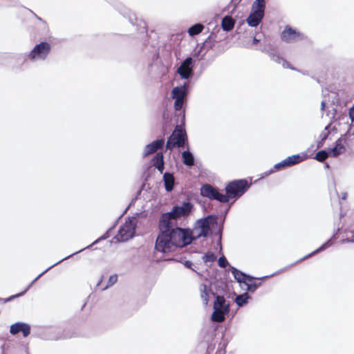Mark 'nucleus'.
<instances>
[{"label": "nucleus", "mask_w": 354, "mask_h": 354, "mask_svg": "<svg viewBox=\"0 0 354 354\" xmlns=\"http://www.w3.org/2000/svg\"><path fill=\"white\" fill-rule=\"evenodd\" d=\"M218 214H209L197 219L193 229L174 226L160 231L155 242V250L162 253H169L176 248L191 244L201 237L209 236L211 225L217 224Z\"/></svg>", "instance_id": "f257e3e1"}, {"label": "nucleus", "mask_w": 354, "mask_h": 354, "mask_svg": "<svg viewBox=\"0 0 354 354\" xmlns=\"http://www.w3.org/2000/svg\"><path fill=\"white\" fill-rule=\"evenodd\" d=\"M201 298L203 304L207 306L209 301V296L212 295L213 301L212 304V313L210 319L213 322L221 323L225 320L227 317L231 315L232 319L236 311L231 313L230 305L231 302L228 300L232 297L229 283L224 281L221 274L218 273V270L210 277L209 286L205 283L200 285Z\"/></svg>", "instance_id": "f03ea898"}, {"label": "nucleus", "mask_w": 354, "mask_h": 354, "mask_svg": "<svg viewBox=\"0 0 354 354\" xmlns=\"http://www.w3.org/2000/svg\"><path fill=\"white\" fill-rule=\"evenodd\" d=\"M171 99L174 100V108L176 111V124L167 138L166 147L167 149L179 148L185 145L187 140V135L185 129V109L190 90H171Z\"/></svg>", "instance_id": "7ed1b4c3"}, {"label": "nucleus", "mask_w": 354, "mask_h": 354, "mask_svg": "<svg viewBox=\"0 0 354 354\" xmlns=\"http://www.w3.org/2000/svg\"><path fill=\"white\" fill-rule=\"evenodd\" d=\"M194 209V204L189 200L183 201L180 205H174L170 211L160 214L158 221L159 232L178 226L177 219L189 216Z\"/></svg>", "instance_id": "20e7f679"}, {"label": "nucleus", "mask_w": 354, "mask_h": 354, "mask_svg": "<svg viewBox=\"0 0 354 354\" xmlns=\"http://www.w3.org/2000/svg\"><path fill=\"white\" fill-rule=\"evenodd\" d=\"M252 183L246 178L235 179L229 181L225 187V196H227V203L232 200L234 203L251 187Z\"/></svg>", "instance_id": "39448f33"}, {"label": "nucleus", "mask_w": 354, "mask_h": 354, "mask_svg": "<svg viewBox=\"0 0 354 354\" xmlns=\"http://www.w3.org/2000/svg\"><path fill=\"white\" fill-rule=\"evenodd\" d=\"M137 227L136 216H128L124 226H120L117 235L114 237L118 242H125L132 239Z\"/></svg>", "instance_id": "423d86ee"}, {"label": "nucleus", "mask_w": 354, "mask_h": 354, "mask_svg": "<svg viewBox=\"0 0 354 354\" xmlns=\"http://www.w3.org/2000/svg\"><path fill=\"white\" fill-rule=\"evenodd\" d=\"M200 194L203 197L207 198L210 201H216L221 203H227V196L215 186L210 184H203L200 189Z\"/></svg>", "instance_id": "0eeeda50"}, {"label": "nucleus", "mask_w": 354, "mask_h": 354, "mask_svg": "<svg viewBox=\"0 0 354 354\" xmlns=\"http://www.w3.org/2000/svg\"><path fill=\"white\" fill-rule=\"evenodd\" d=\"M51 45L46 41H41L35 46L26 55L27 59L30 61L45 60L51 51Z\"/></svg>", "instance_id": "6e6552de"}, {"label": "nucleus", "mask_w": 354, "mask_h": 354, "mask_svg": "<svg viewBox=\"0 0 354 354\" xmlns=\"http://www.w3.org/2000/svg\"><path fill=\"white\" fill-rule=\"evenodd\" d=\"M281 39L286 43H292L303 40L306 38L305 35L290 26H285L281 34Z\"/></svg>", "instance_id": "1a4fd4ad"}, {"label": "nucleus", "mask_w": 354, "mask_h": 354, "mask_svg": "<svg viewBox=\"0 0 354 354\" xmlns=\"http://www.w3.org/2000/svg\"><path fill=\"white\" fill-rule=\"evenodd\" d=\"M72 337L69 330H63L62 331H56L52 328L46 330L41 334V338L45 340H59L69 339Z\"/></svg>", "instance_id": "9d476101"}, {"label": "nucleus", "mask_w": 354, "mask_h": 354, "mask_svg": "<svg viewBox=\"0 0 354 354\" xmlns=\"http://www.w3.org/2000/svg\"><path fill=\"white\" fill-rule=\"evenodd\" d=\"M306 154L304 156H301L300 154H294L290 156L287 157L284 160H281L279 162L276 163L273 166V169H277V171L282 170L283 169L292 166L299 162H301L302 160H305Z\"/></svg>", "instance_id": "9b49d317"}, {"label": "nucleus", "mask_w": 354, "mask_h": 354, "mask_svg": "<svg viewBox=\"0 0 354 354\" xmlns=\"http://www.w3.org/2000/svg\"><path fill=\"white\" fill-rule=\"evenodd\" d=\"M339 230L340 229L338 227L335 230V232L333 233V234L331 236V237L329 239H328L326 241H325L323 244H322L318 248H317L315 250L313 251L312 252L309 253L308 254L304 256V257L301 258L300 259L297 260V261L293 263L292 265H295L299 262H301V261L306 259L309 257H310L313 254H315L318 252H322V251L326 250L327 248H330V246H332L334 244L335 241L337 238V235L339 233Z\"/></svg>", "instance_id": "f8f14e48"}, {"label": "nucleus", "mask_w": 354, "mask_h": 354, "mask_svg": "<svg viewBox=\"0 0 354 354\" xmlns=\"http://www.w3.org/2000/svg\"><path fill=\"white\" fill-rule=\"evenodd\" d=\"M21 332L24 337H27L31 333V326L29 324L22 322H17L10 325V333L15 335Z\"/></svg>", "instance_id": "ddd939ff"}, {"label": "nucleus", "mask_w": 354, "mask_h": 354, "mask_svg": "<svg viewBox=\"0 0 354 354\" xmlns=\"http://www.w3.org/2000/svg\"><path fill=\"white\" fill-rule=\"evenodd\" d=\"M274 274H270L269 276H264L261 278H255L254 277L250 275L249 278L245 280L243 285L246 286L245 290L248 293L253 294L261 286V282H256L255 279L263 280L273 276Z\"/></svg>", "instance_id": "4468645a"}, {"label": "nucleus", "mask_w": 354, "mask_h": 354, "mask_svg": "<svg viewBox=\"0 0 354 354\" xmlns=\"http://www.w3.org/2000/svg\"><path fill=\"white\" fill-rule=\"evenodd\" d=\"M162 182L167 192H171L178 185V182L175 178L174 173L169 171H165L163 174Z\"/></svg>", "instance_id": "2eb2a0df"}, {"label": "nucleus", "mask_w": 354, "mask_h": 354, "mask_svg": "<svg viewBox=\"0 0 354 354\" xmlns=\"http://www.w3.org/2000/svg\"><path fill=\"white\" fill-rule=\"evenodd\" d=\"M165 143V138L163 137H160L151 142L147 144L145 146V149L143 152V157H147L148 155L156 151L157 149L162 148Z\"/></svg>", "instance_id": "dca6fc26"}, {"label": "nucleus", "mask_w": 354, "mask_h": 354, "mask_svg": "<svg viewBox=\"0 0 354 354\" xmlns=\"http://www.w3.org/2000/svg\"><path fill=\"white\" fill-rule=\"evenodd\" d=\"M82 250H80L78 251H76L72 254H71L70 255L60 259L59 261H58L57 262L55 263L54 264L50 266L49 267H48L46 270H44L41 273H40L37 277H35L28 286L24 290H22L21 292H24V295L28 291V290L30 288V287L44 274H45L46 272H48V270H50L51 268H53V267L57 266L58 264H59L61 262L66 260V259H68L69 258H71V257H73V255L76 254H78L80 252H82Z\"/></svg>", "instance_id": "f3484780"}, {"label": "nucleus", "mask_w": 354, "mask_h": 354, "mask_svg": "<svg viewBox=\"0 0 354 354\" xmlns=\"http://www.w3.org/2000/svg\"><path fill=\"white\" fill-rule=\"evenodd\" d=\"M192 58L187 57L183 62V63L178 68V72L183 78H188L191 75L192 73Z\"/></svg>", "instance_id": "a211bd4d"}, {"label": "nucleus", "mask_w": 354, "mask_h": 354, "mask_svg": "<svg viewBox=\"0 0 354 354\" xmlns=\"http://www.w3.org/2000/svg\"><path fill=\"white\" fill-rule=\"evenodd\" d=\"M344 138H339L334 143L333 147H329L330 156L336 157L346 151Z\"/></svg>", "instance_id": "6ab92c4d"}, {"label": "nucleus", "mask_w": 354, "mask_h": 354, "mask_svg": "<svg viewBox=\"0 0 354 354\" xmlns=\"http://www.w3.org/2000/svg\"><path fill=\"white\" fill-rule=\"evenodd\" d=\"M230 270L234 279L239 283L240 286H242L245 280L249 278L250 274L239 270L232 266H230Z\"/></svg>", "instance_id": "aec40b11"}, {"label": "nucleus", "mask_w": 354, "mask_h": 354, "mask_svg": "<svg viewBox=\"0 0 354 354\" xmlns=\"http://www.w3.org/2000/svg\"><path fill=\"white\" fill-rule=\"evenodd\" d=\"M263 18V15L261 12H255L252 10L246 19L248 24L252 27L257 26Z\"/></svg>", "instance_id": "412c9836"}, {"label": "nucleus", "mask_w": 354, "mask_h": 354, "mask_svg": "<svg viewBox=\"0 0 354 354\" xmlns=\"http://www.w3.org/2000/svg\"><path fill=\"white\" fill-rule=\"evenodd\" d=\"M252 297L247 292L236 295L234 302L239 308L246 306Z\"/></svg>", "instance_id": "4be33fe9"}, {"label": "nucleus", "mask_w": 354, "mask_h": 354, "mask_svg": "<svg viewBox=\"0 0 354 354\" xmlns=\"http://www.w3.org/2000/svg\"><path fill=\"white\" fill-rule=\"evenodd\" d=\"M183 162L186 166L191 167L194 165V156L192 152L187 149L182 152Z\"/></svg>", "instance_id": "5701e85b"}, {"label": "nucleus", "mask_w": 354, "mask_h": 354, "mask_svg": "<svg viewBox=\"0 0 354 354\" xmlns=\"http://www.w3.org/2000/svg\"><path fill=\"white\" fill-rule=\"evenodd\" d=\"M235 20L230 16H225L223 18L221 26L225 31L232 30L234 28Z\"/></svg>", "instance_id": "b1692460"}, {"label": "nucleus", "mask_w": 354, "mask_h": 354, "mask_svg": "<svg viewBox=\"0 0 354 354\" xmlns=\"http://www.w3.org/2000/svg\"><path fill=\"white\" fill-rule=\"evenodd\" d=\"M113 230V227H109L102 236L95 240L91 244L87 245L86 247L82 248V251L86 249H90L93 245L97 244L102 241L107 239L111 236V232Z\"/></svg>", "instance_id": "393cba45"}, {"label": "nucleus", "mask_w": 354, "mask_h": 354, "mask_svg": "<svg viewBox=\"0 0 354 354\" xmlns=\"http://www.w3.org/2000/svg\"><path fill=\"white\" fill-rule=\"evenodd\" d=\"M330 156L329 147L318 151L315 156V159L319 162H324Z\"/></svg>", "instance_id": "a878e982"}, {"label": "nucleus", "mask_w": 354, "mask_h": 354, "mask_svg": "<svg viewBox=\"0 0 354 354\" xmlns=\"http://www.w3.org/2000/svg\"><path fill=\"white\" fill-rule=\"evenodd\" d=\"M266 8L265 0H256L252 5V10L255 12H261V15L264 16Z\"/></svg>", "instance_id": "bb28decb"}, {"label": "nucleus", "mask_w": 354, "mask_h": 354, "mask_svg": "<svg viewBox=\"0 0 354 354\" xmlns=\"http://www.w3.org/2000/svg\"><path fill=\"white\" fill-rule=\"evenodd\" d=\"M326 91L330 92L331 96L329 97V101L333 105H342V100L339 96V93L334 90H325Z\"/></svg>", "instance_id": "cd10ccee"}, {"label": "nucleus", "mask_w": 354, "mask_h": 354, "mask_svg": "<svg viewBox=\"0 0 354 354\" xmlns=\"http://www.w3.org/2000/svg\"><path fill=\"white\" fill-rule=\"evenodd\" d=\"M204 29V26L201 24H196L188 29V33L190 36H194L201 33Z\"/></svg>", "instance_id": "c85d7f7f"}, {"label": "nucleus", "mask_w": 354, "mask_h": 354, "mask_svg": "<svg viewBox=\"0 0 354 354\" xmlns=\"http://www.w3.org/2000/svg\"><path fill=\"white\" fill-rule=\"evenodd\" d=\"M202 259L205 264L208 263H212L216 259V256L213 252L208 251L203 254Z\"/></svg>", "instance_id": "c756f323"}, {"label": "nucleus", "mask_w": 354, "mask_h": 354, "mask_svg": "<svg viewBox=\"0 0 354 354\" xmlns=\"http://www.w3.org/2000/svg\"><path fill=\"white\" fill-rule=\"evenodd\" d=\"M330 134V131H322L319 135V140L317 142V149L322 148L326 142V140L328 138Z\"/></svg>", "instance_id": "7c9ffc66"}, {"label": "nucleus", "mask_w": 354, "mask_h": 354, "mask_svg": "<svg viewBox=\"0 0 354 354\" xmlns=\"http://www.w3.org/2000/svg\"><path fill=\"white\" fill-rule=\"evenodd\" d=\"M151 162L154 167L164 162V156L162 153L158 152L156 154H155L152 158Z\"/></svg>", "instance_id": "2f4dec72"}, {"label": "nucleus", "mask_w": 354, "mask_h": 354, "mask_svg": "<svg viewBox=\"0 0 354 354\" xmlns=\"http://www.w3.org/2000/svg\"><path fill=\"white\" fill-rule=\"evenodd\" d=\"M218 219V218H217V220ZM212 225H214V224H212L211 226ZM214 226H216V230L213 232H211V230H210L209 231V236L211 234H212V235H214L215 236H217L218 239H222L223 227V226H218V223L216 225H214Z\"/></svg>", "instance_id": "473e14b6"}, {"label": "nucleus", "mask_w": 354, "mask_h": 354, "mask_svg": "<svg viewBox=\"0 0 354 354\" xmlns=\"http://www.w3.org/2000/svg\"><path fill=\"white\" fill-rule=\"evenodd\" d=\"M24 296V292H20L19 293H17L15 295H12L7 298L3 299L0 297V304H3L10 301H13L14 299Z\"/></svg>", "instance_id": "72a5a7b5"}, {"label": "nucleus", "mask_w": 354, "mask_h": 354, "mask_svg": "<svg viewBox=\"0 0 354 354\" xmlns=\"http://www.w3.org/2000/svg\"><path fill=\"white\" fill-rule=\"evenodd\" d=\"M118 281V275L116 274H112L109 277L106 286L103 288V290H105L108 288L109 287H111L113 286Z\"/></svg>", "instance_id": "f704fd0d"}, {"label": "nucleus", "mask_w": 354, "mask_h": 354, "mask_svg": "<svg viewBox=\"0 0 354 354\" xmlns=\"http://www.w3.org/2000/svg\"><path fill=\"white\" fill-rule=\"evenodd\" d=\"M222 255L218 259V265L221 268H225L226 265L229 264L227 260L225 257L223 253H221Z\"/></svg>", "instance_id": "c9c22d12"}, {"label": "nucleus", "mask_w": 354, "mask_h": 354, "mask_svg": "<svg viewBox=\"0 0 354 354\" xmlns=\"http://www.w3.org/2000/svg\"><path fill=\"white\" fill-rule=\"evenodd\" d=\"M227 203H228L227 207L223 210V212L222 213V214L223 216V221H225V218H226L227 214L229 213L230 208L232 207V205L234 204V203H232V200Z\"/></svg>", "instance_id": "e433bc0d"}, {"label": "nucleus", "mask_w": 354, "mask_h": 354, "mask_svg": "<svg viewBox=\"0 0 354 354\" xmlns=\"http://www.w3.org/2000/svg\"><path fill=\"white\" fill-rule=\"evenodd\" d=\"M183 264L184 265V266L186 268H189V269H192L193 271L196 272L197 274H198V272L194 270V268H192V266H193V263L192 261H189V260H185L184 261V262H183Z\"/></svg>", "instance_id": "4c0bfd02"}, {"label": "nucleus", "mask_w": 354, "mask_h": 354, "mask_svg": "<svg viewBox=\"0 0 354 354\" xmlns=\"http://www.w3.org/2000/svg\"><path fill=\"white\" fill-rule=\"evenodd\" d=\"M140 195H141V191L138 190L135 196L131 199V202L129 203L130 205H134L136 202L140 198Z\"/></svg>", "instance_id": "58836bf2"}, {"label": "nucleus", "mask_w": 354, "mask_h": 354, "mask_svg": "<svg viewBox=\"0 0 354 354\" xmlns=\"http://www.w3.org/2000/svg\"><path fill=\"white\" fill-rule=\"evenodd\" d=\"M273 59L276 62H279V63H280V60H281L283 62V66L289 67L290 64L286 60L279 57V56H278V55L277 56L273 55Z\"/></svg>", "instance_id": "ea45409f"}, {"label": "nucleus", "mask_w": 354, "mask_h": 354, "mask_svg": "<svg viewBox=\"0 0 354 354\" xmlns=\"http://www.w3.org/2000/svg\"><path fill=\"white\" fill-rule=\"evenodd\" d=\"M277 169H273V167L271 168L270 169L262 173L261 174V177L260 178H264L268 176H270V174H273L274 172L277 171Z\"/></svg>", "instance_id": "a19ab883"}, {"label": "nucleus", "mask_w": 354, "mask_h": 354, "mask_svg": "<svg viewBox=\"0 0 354 354\" xmlns=\"http://www.w3.org/2000/svg\"><path fill=\"white\" fill-rule=\"evenodd\" d=\"M348 234L351 235V236H348L346 239H345V241L347 242V243H354V232L353 231H349L348 232Z\"/></svg>", "instance_id": "79ce46f5"}, {"label": "nucleus", "mask_w": 354, "mask_h": 354, "mask_svg": "<svg viewBox=\"0 0 354 354\" xmlns=\"http://www.w3.org/2000/svg\"><path fill=\"white\" fill-rule=\"evenodd\" d=\"M348 116L352 122H354V104L348 109Z\"/></svg>", "instance_id": "37998d69"}, {"label": "nucleus", "mask_w": 354, "mask_h": 354, "mask_svg": "<svg viewBox=\"0 0 354 354\" xmlns=\"http://www.w3.org/2000/svg\"><path fill=\"white\" fill-rule=\"evenodd\" d=\"M222 239H218L216 242V249L218 248V252L223 253V247H222Z\"/></svg>", "instance_id": "c03bdc74"}, {"label": "nucleus", "mask_w": 354, "mask_h": 354, "mask_svg": "<svg viewBox=\"0 0 354 354\" xmlns=\"http://www.w3.org/2000/svg\"><path fill=\"white\" fill-rule=\"evenodd\" d=\"M155 167L158 169V171L160 174H163L165 173V172H163V171H164V168H165V167H164V162L160 163V164H159V165H156Z\"/></svg>", "instance_id": "a18cd8bd"}, {"label": "nucleus", "mask_w": 354, "mask_h": 354, "mask_svg": "<svg viewBox=\"0 0 354 354\" xmlns=\"http://www.w3.org/2000/svg\"><path fill=\"white\" fill-rule=\"evenodd\" d=\"M350 129H349L344 134L342 135L339 138H343L344 141L346 142V140L350 137Z\"/></svg>", "instance_id": "49530a36"}, {"label": "nucleus", "mask_w": 354, "mask_h": 354, "mask_svg": "<svg viewBox=\"0 0 354 354\" xmlns=\"http://www.w3.org/2000/svg\"><path fill=\"white\" fill-rule=\"evenodd\" d=\"M325 106H326V101L325 100H322V102H321V110L322 111H324Z\"/></svg>", "instance_id": "de8ad7c7"}, {"label": "nucleus", "mask_w": 354, "mask_h": 354, "mask_svg": "<svg viewBox=\"0 0 354 354\" xmlns=\"http://www.w3.org/2000/svg\"><path fill=\"white\" fill-rule=\"evenodd\" d=\"M132 205H130V203L128 205V206L125 208L122 214L120 215V217L122 216L124 214H126L128 211V209L131 207Z\"/></svg>", "instance_id": "09e8293b"}, {"label": "nucleus", "mask_w": 354, "mask_h": 354, "mask_svg": "<svg viewBox=\"0 0 354 354\" xmlns=\"http://www.w3.org/2000/svg\"><path fill=\"white\" fill-rule=\"evenodd\" d=\"M347 195H348V194H347V193H346V192H343V193L342 194L341 199H342V200H344H344H346V199L347 198Z\"/></svg>", "instance_id": "8fccbe9b"}, {"label": "nucleus", "mask_w": 354, "mask_h": 354, "mask_svg": "<svg viewBox=\"0 0 354 354\" xmlns=\"http://www.w3.org/2000/svg\"><path fill=\"white\" fill-rule=\"evenodd\" d=\"M141 215H143L145 216H147V214L145 213V212H140V213H136V216H141Z\"/></svg>", "instance_id": "3c124183"}, {"label": "nucleus", "mask_w": 354, "mask_h": 354, "mask_svg": "<svg viewBox=\"0 0 354 354\" xmlns=\"http://www.w3.org/2000/svg\"><path fill=\"white\" fill-rule=\"evenodd\" d=\"M259 42V40L257 39L256 37H254V39H253V44H257Z\"/></svg>", "instance_id": "603ef678"}, {"label": "nucleus", "mask_w": 354, "mask_h": 354, "mask_svg": "<svg viewBox=\"0 0 354 354\" xmlns=\"http://www.w3.org/2000/svg\"><path fill=\"white\" fill-rule=\"evenodd\" d=\"M145 184L142 183L141 187H140V189L138 190H140L141 192H142L143 191V189H145Z\"/></svg>", "instance_id": "864d4df0"}, {"label": "nucleus", "mask_w": 354, "mask_h": 354, "mask_svg": "<svg viewBox=\"0 0 354 354\" xmlns=\"http://www.w3.org/2000/svg\"><path fill=\"white\" fill-rule=\"evenodd\" d=\"M324 167L326 168V169H329L330 168V165L328 164V162H325L324 163Z\"/></svg>", "instance_id": "5fc2aeb1"}, {"label": "nucleus", "mask_w": 354, "mask_h": 354, "mask_svg": "<svg viewBox=\"0 0 354 354\" xmlns=\"http://www.w3.org/2000/svg\"><path fill=\"white\" fill-rule=\"evenodd\" d=\"M328 131H329V125H327V126L325 127L324 131L326 132Z\"/></svg>", "instance_id": "6e6d98bb"}, {"label": "nucleus", "mask_w": 354, "mask_h": 354, "mask_svg": "<svg viewBox=\"0 0 354 354\" xmlns=\"http://www.w3.org/2000/svg\"><path fill=\"white\" fill-rule=\"evenodd\" d=\"M174 88H176V89H178V88H186V87H185V85H183V86H181L180 88H179V87H178V86H177V87H175Z\"/></svg>", "instance_id": "4d7b16f0"}, {"label": "nucleus", "mask_w": 354, "mask_h": 354, "mask_svg": "<svg viewBox=\"0 0 354 354\" xmlns=\"http://www.w3.org/2000/svg\"><path fill=\"white\" fill-rule=\"evenodd\" d=\"M224 223H225V221H223V217L222 220H221V225L220 226H223V227Z\"/></svg>", "instance_id": "13d9d810"}, {"label": "nucleus", "mask_w": 354, "mask_h": 354, "mask_svg": "<svg viewBox=\"0 0 354 354\" xmlns=\"http://www.w3.org/2000/svg\"><path fill=\"white\" fill-rule=\"evenodd\" d=\"M117 225V222H115L111 227H113V230L115 227Z\"/></svg>", "instance_id": "bf43d9fd"}, {"label": "nucleus", "mask_w": 354, "mask_h": 354, "mask_svg": "<svg viewBox=\"0 0 354 354\" xmlns=\"http://www.w3.org/2000/svg\"><path fill=\"white\" fill-rule=\"evenodd\" d=\"M102 281V279H100V280L97 282V286H99Z\"/></svg>", "instance_id": "052dcab7"}, {"label": "nucleus", "mask_w": 354, "mask_h": 354, "mask_svg": "<svg viewBox=\"0 0 354 354\" xmlns=\"http://www.w3.org/2000/svg\"><path fill=\"white\" fill-rule=\"evenodd\" d=\"M86 306V303H84L82 306V308H81V310H82Z\"/></svg>", "instance_id": "680f3d73"}, {"label": "nucleus", "mask_w": 354, "mask_h": 354, "mask_svg": "<svg viewBox=\"0 0 354 354\" xmlns=\"http://www.w3.org/2000/svg\"><path fill=\"white\" fill-rule=\"evenodd\" d=\"M165 117V113H163V118Z\"/></svg>", "instance_id": "e2e57ef3"}]
</instances>
